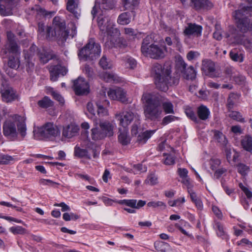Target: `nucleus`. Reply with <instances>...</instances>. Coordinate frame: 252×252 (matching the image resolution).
Masks as SVG:
<instances>
[{"instance_id":"f257e3e1","label":"nucleus","mask_w":252,"mask_h":252,"mask_svg":"<svg viewBox=\"0 0 252 252\" xmlns=\"http://www.w3.org/2000/svg\"><path fill=\"white\" fill-rule=\"evenodd\" d=\"M54 28L47 27L45 31V26L43 24H38V32L40 34L44 35L46 33V38L51 39L54 38L59 44H63L68 36V32L65 30V22L63 19L60 17H54L53 21Z\"/></svg>"},{"instance_id":"f03ea898","label":"nucleus","mask_w":252,"mask_h":252,"mask_svg":"<svg viewBox=\"0 0 252 252\" xmlns=\"http://www.w3.org/2000/svg\"><path fill=\"white\" fill-rule=\"evenodd\" d=\"M142 99L146 103L144 108L146 119L152 121L160 120L162 112L161 96L158 94L145 93Z\"/></svg>"},{"instance_id":"7ed1b4c3","label":"nucleus","mask_w":252,"mask_h":252,"mask_svg":"<svg viewBox=\"0 0 252 252\" xmlns=\"http://www.w3.org/2000/svg\"><path fill=\"white\" fill-rule=\"evenodd\" d=\"M170 68L164 69L159 63L154 64L152 67V74L155 79L156 87L159 90L166 92L168 85H177L179 83V76L171 77Z\"/></svg>"},{"instance_id":"20e7f679","label":"nucleus","mask_w":252,"mask_h":252,"mask_svg":"<svg viewBox=\"0 0 252 252\" xmlns=\"http://www.w3.org/2000/svg\"><path fill=\"white\" fill-rule=\"evenodd\" d=\"M97 25L100 30L107 34L105 45L112 48L117 42V37L120 35L119 30L114 28V25L110 18L107 15L99 14L97 18Z\"/></svg>"},{"instance_id":"39448f33","label":"nucleus","mask_w":252,"mask_h":252,"mask_svg":"<svg viewBox=\"0 0 252 252\" xmlns=\"http://www.w3.org/2000/svg\"><path fill=\"white\" fill-rule=\"evenodd\" d=\"M252 16V6H240V9L232 13L236 21V26L239 31L243 33L252 32V21L247 16Z\"/></svg>"},{"instance_id":"423d86ee","label":"nucleus","mask_w":252,"mask_h":252,"mask_svg":"<svg viewBox=\"0 0 252 252\" xmlns=\"http://www.w3.org/2000/svg\"><path fill=\"white\" fill-rule=\"evenodd\" d=\"M151 38L146 36L143 40L141 47L142 53L146 57L159 60L163 59L165 56L166 48L159 46L154 44H150Z\"/></svg>"},{"instance_id":"0eeeda50","label":"nucleus","mask_w":252,"mask_h":252,"mask_svg":"<svg viewBox=\"0 0 252 252\" xmlns=\"http://www.w3.org/2000/svg\"><path fill=\"white\" fill-rule=\"evenodd\" d=\"M101 53V47L95 43L94 39H90L88 43L82 48L78 53L80 59L84 61L94 60L98 58Z\"/></svg>"},{"instance_id":"6e6552de","label":"nucleus","mask_w":252,"mask_h":252,"mask_svg":"<svg viewBox=\"0 0 252 252\" xmlns=\"http://www.w3.org/2000/svg\"><path fill=\"white\" fill-rule=\"evenodd\" d=\"M20 55V47L16 41L15 35L11 32H7V40L1 50L3 58H6L8 55Z\"/></svg>"},{"instance_id":"1a4fd4ad","label":"nucleus","mask_w":252,"mask_h":252,"mask_svg":"<svg viewBox=\"0 0 252 252\" xmlns=\"http://www.w3.org/2000/svg\"><path fill=\"white\" fill-rule=\"evenodd\" d=\"M2 132L4 136L11 140H15L18 136L16 122L12 118L6 120L2 125Z\"/></svg>"},{"instance_id":"9d476101","label":"nucleus","mask_w":252,"mask_h":252,"mask_svg":"<svg viewBox=\"0 0 252 252\" xmlns=\"http://www.w3.org/2000/svg\"><path fill=\"white\" fill-rule=\"evenodd\" d=\"M116 4V0H96L91 12L93 18L99 11L113 9Z\"/></svg>"},{"instance_id":"9b49d317","label":"nucleus","mask_w":252,"mask_h":252,"mask_svg":"<svg viewBox=\"0 0 252 252\" xmlns=\"http://www.w3.org/2000/svg\"><path fill=\"white\" fill-rule=\"evenodd\" d=\"M39 135L44 138L55 137L60 134L57 126L52 123H47L38 129Z\"/></svg>"},{"instance_id":"f8f14e48","label":"nucleus","mask_w":252,"mask_h":252,"mask_svg":"<svg viewBox=\"0 0 252 252\" xmlns=\"http://www.w3.org/2000/svg\"><path fill=\"white\" fill-rule=\"evenodd\" d=\"M201 70L203 73L211 78H218L220 73L216 69L214 62L210 60H204L202 61Z\"/></svg>"},{"instance_id":"ddd939ff","label":"nucleus","mask_w":252,"mask_h":252,"mask_svg":"<svg viewBox=\"0 0 252 252\" xmlns=\"http://www.w3.org/2000/svg\"><path fill=\"white\" fill-rule=\"evenodd\" d=\"M0 93L2 100L7 103L15 100L18 97L16 91L9 85H3Z\"/></svg>"},{"instance_id":"4468645a","label":"nucleus","mask_w":252,"mask_h":252,"mask_svg":"<svg viewBox=\"0 0 252 252\" xmlns=\"http://www.w3.org/2000/svg\"><path fill=\"white\" fill-rule=\"evenodd\" d=\"M73 90L76 95H80L89 93L88 83L83 78L79 77L74 81Z\"/></svg>"},{"instance_id":"2eb2a0df","label":"nucleus","mask_w":252,"mask_h":252,"mask_svg":"<svg viewBox=\"0 0 252 252\" xmlns=\"http://www.w3.org/2000/svg\"><path fill=\"white\" fill-rule=\"evenodd\" d=\"M38 51V48L36 46L32 45L31 46L29 50L25 55L26 60V69L29 74L33 72L34 69V63L33 62V56L35 52Z\"/></svg>"},{"instance_id":"dca6fc26","label":"nucleus","mask_w":252,"mask_h":252,"mask_svg":"<svg viewBox=\"0 0 252 252\" xmlns=\"http://www.w3.org/2000/svg\"><path fill=\"white\" fill-rule=\"evenodd\" d=\"M197 114L198 118L196 117L193 112L190 111V119L198 123L199 119L202 121L207 120L210 117V112L206 106L201 105L197 108Z\"/></svg>"},{"instance_id":"f3484780","label":"nucleus","mask_w":252,"mask_h":252,"mask_svg":"<svg viewBox=\"0 0 252 252\" xmlns=\"http://www.w3.org/2000/svg\"><path fill=\"white\" fill-rule=\"evenodd\" d=\"M188 64L184 62L182 57L180 55L175 57V67L178 73L184 78L188 80L189 75L188 68H187Z\"/></svg>"},{"instance_id":"a211bd4d","label":"nucleus","mask_w":252,"mask_h":252,"mask_svg":"<svg viewBox=\"0 0 252 252\" xmlns=\"http://www.w3.org/2000/svg\"><path fill=\"white\" fill-rule=\"evenodd\" d=\"M134 117V113L129 110L124 111L115 115V118L120 122V125L124 127L127 126L132 121Z\"/></svg>"},{"instance_id":"6ab92c4d","label":"nucleus","mask_w":252,"mask_h":252,"mask_svg":"<svg viewBox=\"0 0 252 252\" xmlns=\"http://www.w3.org/2000/svg\"><path fill=\"white\" fill-rule=\"evenodd\" d=\"M16 122L17 130L22 138H24L27 134V127L26 124V118L19 115H14L11 116Z\"/></svg>"},{"instance_id":"aec40b11","label":"nucleus","mask_w":252,"mask_h":252,"mask_svg":"<svg viewBox=\"0 0 252 252\" xmlns=\"http://www.w3.org/2000/svg\"><path fill=\"white\" fill-rule=\"evenodd\" d=\"M107 94L110 98L113 100H118L123 103L127 101L126 93L124 90L121 88H117L115 89H110L107 92Z\"/></svg>"},{"instance_id":"412c9836","label":"nucleus","mask_w":252,"mask_h":252,"mask_svg":"<svg viewBox=\"0 0 252 252\" xmlns=\"http://www.w3.org/2000/svg\"><path fill=\"white\" fill-rule=\"evenodd\" d=\"M49 70L50 74V79L52 81H57L60 74L64 76L67 72L66 68L60 64L50 66Z\"/></svg>"},{"instance_id":"4be33fe9","label":"nucleus","mask_w":252,"mask_h":252,"mask_svg":"<svg viewBox=\"0 0 252 252\" xmlns=\"http://www.w3.org/2000/svg\"><path fill=\"white\" fill-rule=\"evenodd\" d=\"M78 4V0H68L66 4V9L77 19H78L80 15V9Z\"/></svg>"},{"instance_id":"5701e85b","label":"nucleus","mask_w":252,"mask_h":252,"mask_svg":"<svg viewBox=\"0 0 252 252\" xmlns=\"http://www.w3.org/2000/svg\"><path fill=\"white\" fill-rule=\"evenodd\" d=\"M79 127L78 126L73 124H70L65 126H63V136L67 138H71L76 136L79 131Z\"/></svg>"},{"instance_id":"b1692460","label":"nucleus","mask_w":252,"mask_h":252,"mask_svg":"<svg viewBox=\"0 0 252 252\" xmlns=\"http://www.w3.org/2000/svg\"><path fill=\"white\" fill-rule=\"evenodd\" d=\"M101 101H97L96 104L97 106V114L100 117L108 115V111L104 108L109 105V102L105 98V95H101Z\"/></svg>"},{"instance_id":"393cba45","label":"nucleus","mask_w":252,"mask_h":252,"mask_svg":"<svg viewBox=\"0 0 252 252\" xmlns=\"http://www.w3.org/2000/svg\"><path fill=\"white\" fill-rule=\"evenodd\" d=\"M191 5L196 10L200 9H210L213 7V4L208 0H190Z\"/></svg>"},{"instance_id":"a878e982","label":"nucleus","mask_w":252,"mask_h":252,"mask_svg":"<svg viewBox=\"0 0 252 252\" xmlns=\"http://www.w3.org/2000/svg\"><path fill=\"white\" fill-rule=\"evenodd\" d=\"M118 203L120 204H125L126 205L132 208L139 209L143 207L146 203V201L140 200L138 202L136 199L123 200H120Z\"/></svg>"},{"instance_id":"bb28decb","label":"nucleus","mask_w":252,"mask_h":252,"mask_svg":"<svg viewBox=\"0 0 252 252\" xmlns=\"http://www.w3.org/2000/svg\"><path fill=\"white\" fill-rule=\"evenodd\" d=\"M212 132L214 134V139L217 141L221 148L225 147L228 144L226 136L221 132L217 130H213Z\"/></svg>"},{"instance_id":"cd10ccee","label":"nucleus","mask_w":252,"mask_h":252,"mask_svg":"<svg viewBox=\"0 0 252 252\" xmlns=\"http://www.w3.org/2000/svg\"><path fill=\"white\" fill-rule=\"evenodd\" d=\"M7 65L9 67L17 69L20 65V55H8Z\"/></svg>"},{"instance_id":"c85d7f7f","label":"nucleus","mask_w":252,"mask_h":252,"mask_svg":"<svg viewBox=\"0 0 252 252\" xmlns=\"http://www.w3.org/2000/svg\"><path fill=\"white\" fill-rule=\"evenodd\" d=\"M240 95L237 93H231L228 95L227 99L226 107L228 110L234 108L236 103L238 102Z\"/></svg>"},{"instance_id":"c756f323","label":"nucleus","mask_w":252,"mask_h":252,"mask_svg":"<svg viewBox=\"0 0 252 252\" xmlns=\"http://www.w3.org/2000/svg\"><path fill=\"white\" fill-rule=\"evenodd\" d=\"M101 129L104 132L105 137L111 136L113 135L114 126L109 122L105 121L99 124Z\"/></svg>"},{"instance_id":"7c9ffc66","label":"nucleus","mask_w":252,"mask_h":252,"mask_svg":"<svg viewBox=\"0 0 252 252\" xmlns=\"http://www.w3.org/2000/svg\"><path fill=\"white\" fill-rule=\"evenodd\" d=\"M37 54L40 62L43 64L46 63L53 57V54L52 53L47 51L44 49L39 50Z\"/></svg>"},{"instance_id":"2f4dec72","label":"nucleus","mask_w":252,"mask_h":252,"mask_svg":"<svg viewBox=\"0 0 252 252\" xmlns=\"http://www.w3.org/2000/svg\"><path fill=\"white\" fill-rule=\"evenodd\" d=\"M92 138L94 140H100L105 137V134L100 127L96 126L92 129Z\"/></svg>"},{"instance_id":"473e14b6","label":"nucleus","mask_w":252,"mask_h":252,"mask_svg":"<svg viewBox=\"0 0 252 252\" xmlns=\"http://www.w3.org/2000/svg\"><path fill=\"white\" fill-rule=\"evenodd\" d=\"M202 27L200 25L190 23V39L191 36L198 37L201 36Z\"/></svg>"},{"instance_id":"72a5a7b5","label":"nucleus","mask_w":252,"mask_h":252,"mask_svg":"<svg viewBox=\"0 0 252 252\" xmlns=\"http://www.w3.org/2000/svg\"><path fill=\"white\" fill-rule=\"evenodd\" d=\"M177 172L182 179L181 182L186 186L188 189H189V181L188 180V170L186 168H179Z\"/></svg>"},{"instance_id":"f704fd0d","label":"nucleus","mask_w":252,"mask_h":252,"mask_svg":"<svg viewBox=\"0 0 252 252\" xmlns=\"http://www.w3.org/2000/svg\"><path fill=\"white\" fill-rule=\"evenodd\" d=\"M154 246L158 252H169L171 251L169 245L165 242L158 241L155 243Z\"/></svg>"},{"instance_id":"c9c22d12","label":"nucleus","mask_w":252,"mask_h":252,"mask_svg":"<svg viewBox=\"0 0 252 252\" xmlns=\"http://www.w3.org/2000/svg\"><path fill=\"white\" fill-rule=\"evenodd\" d=\"M190 198L198 210H201L203 209V206L201 198L195 192L190 190Z\"/></svg>"},{"instance_id":"e433bc0d","label":"nucleus","mask_w":252,"mask_h":252,"mask_svg":"<svg viewBox=\"0 0 252 252\" xmlns=\"http://www.w3.org/2000/svg\"><path fill=\"white\" fill-rule=\"evenodd\" d=\"M131 16L129 12H124L121 14L118 18V23L121 25H125L130 22Z\"/></svg>"},{"instance_id":"4c0bfd02","label":"nucleus","mask_w":252,"mask_h":252,"mask_svg":"<svg viewBox=\"0 0 252 252\" xmlns=\"http://www.w3.org/2000/svg\"><path fill=\"white\" fill-rule=\"evenodd\" d=\"M242 145L244 149L252 153V138L248 135L241 141Z\"/></svg>"},{"instance_id":"58836bf2","label":"nucleus","mask_w":252,"mask_h":252,"mask_svg":"<svg viewBox=\"0 0 252 252\" xmlns=\"http://www.w3.org/2000/svg\"><path fill=\"white\" fill-rule=\"evenodd\" d=\"M74 155L79 158H86L88 159H91L90 154L86 149L80 148L76 146L74 148Z\"/></svg>"},{"instance_id":"ea45409f","label":"nucleus","mask_w":252,"mask_h":252,"mask_svg":"<svg viewBox=\"0 0 252 252\" xmlns=\"http://www.w3.org/2000/svg\"><path fill=\"white\" fill-rule=\"evenodd\" d=\"M155 131L156 130H150L145 131L141 134L139 135L138 137V140L142 144L145 143L148 139H149L151 137V136L155 132Z\"/></svg>"},{"instance_id":"a19ab883","label":"nucleus","mask_w":252,"mask_h":252,"mask_svg":"<svg viewBox=\"0 0 252 252\" xmlns=\"http://www.w3.org/2000/svg\"><path fill=\"white\" fill-rule=\"evenodd\" d=\"M38 105L41 108H47L53 105V101L48 96H44L41 100L37 102Z\"/></svg>"},{"instance_id":"79ce46f5","label":"nucleus","mask_w":252,"mask_h":252,"mask_svg":"<svg viewBox=\"0 0 252 252\" xmlns=\"http://www.w3.org/2000/svg\"><path fill=\"white\" fill-rule=\"evenodd\" d=\"M233 31L234 32V33H232L231 34L228 33H226L225 36L226 38H228L229 37H232L234 38V41L233 42L236 44H244L245 41L243 40L242 38L243 36L239 33H236V31L234 30H233Z\"/></svg>"},{"instance_id":"37998d69","label":"nucleus","mask_w":252,"mask_h":252,"mask_svg":"<svg viewBox=\"0 0 252 252\" xmlns=\"http://www.w3.org/2000/svg\"><path fill=\"white\" fill-rule=\"evenodd\" d=\"M118 140L123 145H126L129 143L130 140L126 130L124 129L123 132H120L118 136Z\"/></svg>"},{"instance_id":"c03bdc74","label":"nucleus","mask_w":252,"mask_h":252,"mask_svg":"<svg viewBox=\"0 0 252 252\" xmlns=\"http://www.w3.org/2000/svg\"><path fill=\"white\" fill-rule=\"evenodd\" d=\"M123 60L125 63V65L130 69H133L136 66V62L133 58L129 56L123 57Z\"/></svg>"},{"instance_id":"a18cd8bd","label":"nucleus","mask_w":252,"mask_h":252,"mask_svg":"<svg viewBox=\"0 0 252 252\" xmlns=\"http://www.w3.org/2000/svg\"><path fill=\"white\" fill-rule=\"evenodd\" d=\"M101 77L107 82H112L115 81L116 77L112 73L105 72L101 74Z\"/></svg>"},{"instance_id":"49530a36","label":"nucleus","mask_w":252,"mask_h":252,"mask_svg":"<svg viewBox=\"0 0 252 252\" xmlns=\"http://www.w3.org/2000/svg\"><path fill=\"white\" fill-rule=\"evenodd\" d=\"M147 206L149 207L160 208L161 210L165 209L166 204L162 201H151L147 203Z\"/></svg>"},{"instance_id":"de8ad7c7","label":"nucleus","mask_w":252,"mask_h":252,"mask_svg":"<svg viewBox=\"0 0 252 252\" xmlns=\"http://www.w3.org/2000/svg\"><path fill=\"white\" fill-rule=\"evenodd\" d=\"M99 64L100 66L104 69H110L112 67V64L108 61L105 56H103L101 58Z\"/></svg>"},{"instance_id":"09e8293b","label":"nucleus","mask_w":252,"mask_h":252,"mask_svg":"<svg viewBox=\"0 0 252 252\" xmlns=\"http://www.w3.org/2000/svg\"><path fill=\"white\" fill-rule=\"evenodd\" d=\"M9 230L14 234H25L27 233V230L21 226H17L15 227H11L9 228Z\"/></svg>"},{"instance_id":"8fccbe9b","label":"nucleus","mask_w":252,"mask_h":252,"mask_svg":"<svg viewBox=\"0 0 252 252\" xmlns=\"http://www.w3.org/2000/svg\"><path fill=\"white\" fill-rule=\"evenodd\" d=\"M160 26L161 28L165 29L166 31H168L170 32V34L173 35V37L174 39L177 41V43H178L179 42V38L176 35V31L174 29H172L169 27H168L163 22L161 21L160 22Z\"/></svg>"},{"instance_id":"3c124183","label":"nucleus","mask_w":252,"mask_h":252,"mask_svg":"<svg viewBox=\"0 0 252 252\" xmlns=\"http://www.w3.org/2000/svg\"><path fill=\"white\" fill-rule=\"evenodd\" d=\"M51 94L52 95L53 98L57 100L59 103L63 105L64 103V100L63 97L57 92L54 91L53 88L50 90Z\"/></svg>"},{"instance_id":"603ef678","label":"nucleus","mask_w":252,"mask_h":252,"mask_svg":"<svg viewBox=\"0 0 252 252\" xmlns=\"http://www.w3.org/2000/svg\"><path fill=\"white\" fill-rule=\"evenodd\" d=\"M249 167L243 163H239L237 165L238 172L243 176H245L249 171Z\"/></svg>"},{"instance_id":"864d4df0","label":"nucleus","mask_w":252,"mask_h":252,"mask_svg":"<svg viewBox=\"0 0 252 252\" xmlns=\"http://www.w3.org/2000/svg\"><path fill=\"white\" fill-rule=\"evenodd\" d=\"M217 231V234L219 237H225V232L223 225L220 222H216L214 226Z\"/></svg>"},{"instance_id":"5fc2aeb1","label":"nucleus","mask_w":252,"mask_h":252,"mask_svg":"<svg viewBox=\"0 0 252 252\" xmlns=\"http://www.w3.org/2000/svg\"><path fill=\"white\" fill-rule=\"evenodd\" d=\"M230 58L234 61L242 62L243 61V57L241 54L234 52L231 51L229 53Z\"/></svg>"},{"instance_id":"6e6d98bb","label":"nucleus","mask_w":252,"mask_h":252,"mask_svg":"<svg viewBox=\"0 0 252 252\" xmlns=\"http://www.w3.org/2000/svg\"><path fill=\"white\" fill-rule=\"evenodd\" d=\"M230 117L233 120L243 123L245 122L244 118L242 117L241 114L237 111H232L229 115Z\"/></svg>"},{"instance_id":"4d7b16f0","label":"nucleus","mask_w":252,"mask_h":252,"mask_svg":"<svg viewBox=\"0 0 252 252\" xmlns=\"http://www.w3.org/2000/svg\"><path fill=\"white\" fill-rule=\"evenodd\" d=\"M221 161L218 158H211L210 160V168L212 170H216L220 165Z\"/></svg>"},{"instance_id":"13d9d810","label":"nucleus","mask_w":252,"mask_h":252,"mask_svg":"<svg viewBox=\"0 0 252 252\" xmlns=\"http://www.w3.org/2000/svg\"><path fill=\"white\" fill-rule=\"evenodd\" d=\"M186 224H188V222L182 220L180 221V224L176 223L175 226L178 228L183 234L188 236V232L183 228L184 227H186Z\"/></svg>"},{"instance_id":"bf43d9fd","label":"nucleus","mask_w":252,"mask_h":252,"mask_svg":"<svg viewBox=\"0 0 252 252\" xmlns=\"http://www.w3.org/2000/svg\"><path fill=\"white\" fill-rule=\"evenodd\" d=\"M162 107L166 113H173V106L170 102L163 103Z\"/></svg>"},{"instance_id":"052dcab7","label":"nucleus","mask_w":252,"mask_h":252,"mask_svg":"<svg viewBox=\"0 0 252 252\" xmlns=\"http://www.w3.org/2000/svg\"><path fill=\"white\" fill-rule=\"evenodd\" d=\"M119 36H118L117 37L116 44L114 46H113L112 47H117V46L120 48H123L126 47L127 46L126 41L123 38H119Z\"/></svg>"},{"instance_id":"680f3d73","label":"nucleus","mask_w":252,"mask_h":252,"mask_svg":"<svg viewBox=\"0 0 252 252\" xmlns=\"http://www.w3.org/2000/svg\"><path fill=\"white\" fill-rule=\"evenodd\" d=\"M239 186L240 188L245 193L248 198L250 199L252 198V192L251 190H249L248 188L245 187L242 183H240Z\"/></svg>"},{"instance_id":"e2e57ef3","label":"nucleus","mask_w":252,"mask_h":252,"mask_svg":"<svg viewBox=\"0 0 252 252\" xmlns=\"http://www.w3.org/2000/svg\"><path fill=\"white\" fill-rule=\"evenodd\" d=\"M12 159L13 158L11 156L0 155V164H6Z\"/></svg>"},{"instance_id":"0e129e2a","label":"nucleus","mask_w":252,"mask_h":252,"mask_svg":"<svg viewBox=\"0 0 252 252\" xmlns=\"http://www.w3.org/2000/svg\"><path fill=\"white\" fill-rule=\"evenodd\" d=\"M147 181L150 185H154L158 183V178L154 174H151L148 177Z\"/></svg>"},{"instance_id":"69168bd1","label":"nucleus","mask_w":252,"mask_h":252,"mask_svg":"<svg viewBox=\"0 0 252 252\" xmlns=\"http://www.w3.org/2000/svg\"><path fill=\"white\" fill-rule=\"evenodd\" d=\"M222 148L224 150L226 158L228 161L231 158V151L230 148V145L228 144L225 147H222Z\"/></svg>"},{"instance_id":"338daca9","label":"nucleus","mask_w":252,"mask_h":252,"mask_svg":"<svg viewBox=\"0 0 252 252\" xmlns=\"http://www.w3.org/2000/svg\"><path fill=\"white\" fill-rule=\"evenodd\" d=\"M32 10H36L38 14H41L44 16L47 15V12L43 8L39 7L38 5H35L34 7L32 8Z\"/></svg>"},{"instance_id":"774afa93","label":"nucleus","mask_w":252,"mask_h":252,"mask_svg":"<svg viewBox=\"0 0 252 252\" xmlns=\"http://www.w3.org/2000/svg\"><path fill=\"white\" fill-rule=\"evenodd\" d=\"M176 119V117L172 115H169L165 117L162 121V124L163 125H166L169 123L174 121V120Z\"/></svg>"}]
</instances>
